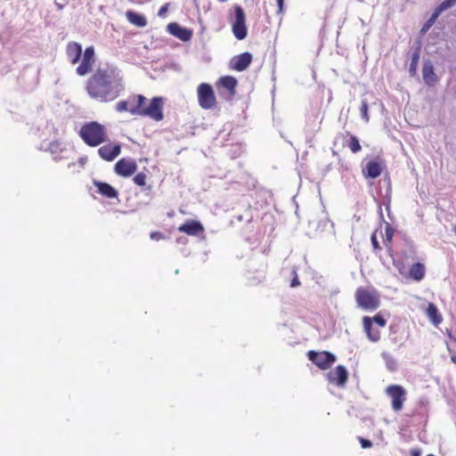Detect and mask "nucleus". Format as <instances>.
<instances>
[{
  "label": "nucleus",
  "mask_w": 456,
  "mask_h": 456,
  "mask_svg": "<svg viewBox=\"0 0 456 456\" xmlns=\"http://www.w3.org/2000/svg\"><path fill=\"white\" fill-rule=\"evenodd\" d=\"M358 440L362 448H370L372 446V443L370 440L363 437H358Z\"/></svg>",
  "instance_id": "nucleus-38"
},
{
  "label": "nucleus",
  "mask_w": 456,
  "mask_h": 456,
  "mask_svg": "<svg viewBox=\"0 0 456 456\" xmlns=\"http://www.w3.org/2000/svg\"><path fill=\"white\" fill-rule=\"evenodd\" d=\"M394 237V229L390 225L386 226L385 230V236H384V243L387 248V251L390 256L393 255V248H392V240Z\"/></svg>",
  "instance_id": "nucleus-26"
},
{
  "label": "nucleus",
  "mask_w": 456,
  "mask_h": 456,
  "mask_svg": "<svg viewBox=\"0 0 456 456\" xmlns=\"http://www.w3.org/2000/svg\"><path fill=\"white\" fill-rule=\"evenodd\" d=\"M368 103L366 101H363L362 102V106L360 108V110H361V115H362V119H364V121L368 122L370 118H369V114H368Z\"/></svg>",
  "instance_id": "nucleus-34"
},
{
  "label": "nucleus",
  "mask_w": 456,
  "mask_h": 456,
  "mask_svg": "<svg viewBox=\"0 0 456 456\" xmlns=\"http://www.w3.org/2000/svg\"><path fill=\"white\" fill-rule=\"evenodd\" d=\"M394 265L396 267L401 275L406 277L408 271L406 266L402 262L399 260H394Z\"/></svg>",
  "instance_id": "nucleus-33"
},
{
  "label": "nucleus",
  "mask_w": 456,
  "mask_h": 456,
  "mask_svg": "<svg viewBox=\"0 0 456 456\" xmlns=\"http://www.w3.org/2000/svg\"><path fill=\"white\" fill-rule=\"evenodd\" d=\"M383 168L384 165L381 160H370L366 164V167L362 169V174L366 178L374 179L381 175Z\"/></svg>",
  "instance_id": "nucleus-15"
},
{
  "label": "nucleus",
  "mask_w": 456,
  "mask_h": 456,
  "mask_svg": "<svg viewBox=\"0 0 456 456\" xmlns=\"http://www.w3.org/2000/svg\"><path fill=\"white\" fill-rule=\"evenodd\" d=\"M327 379L330 383L338 387H344L348 379V371L343 365H338L334 370L327 373Z\"/></svg>",
  "instance_id": "nucleus-11"
},
{
  "label": "nucleus",
  "mask_w": 456,
  "mask_h": 456,
  "mask_svg": "<svg viewBox=\"0 0 456 456\" xmlns=\"http://www.w3.org/2000/svg\"><path fill=\"white\" fill-rule=\"evenodd\" d=\"M425 274L426 267L424 264L415 263L410 267L406 277L411 278L416 281H420L424 279Z\"/></svg>",
  "instance_id": "nucleus-22"
},
{
  "label": "nucleus",
  "mask_w": 456,
  "mask_h": 456,
  "mask_svg": "<svg viewBox=\"0 0 456 456\" xmlns=\"http://www.w3.org/2000/svg\"><path fill=\"white\" fill-rule=\"evenodd\" d=\"M453 232L456 234V225L453 227Z\"/></svg>",
  "instance_id": "nucleus-43"
},
{
  "label": "nucleus",
  "mask_w": 456,
  "mask_h": 456,
  "mask_svg": "<svg viewBox=\"0 0 456 456\" xmlns=\"http://www.w3.org/2000/svg\"><path fill=\"white\" fill-rule=\"evenodd\" d=\"M420 49L417 48L411 56V61L410 64L409 72L411 76H415L417 72V68L419 61Z\"/></svg>",
  "instance_id": "nucleus-27"
},
{
  "label": "nucleus",
  "mask_w": 456,
  "mask_h": 456,
  "mask_svg": "<svg viewBox=\"0 0 456 456\" xmlns=\"http://www.w3.org/2000/svg\"><path fill=\"white\" fill-rule=\"evenodd\" d=\"M426 456H436V455H434V454H428V455H426Z\"/></svg>",
  "instance_id": "nucleus-44"
},
{
  "label": "nucleus",
  "mask_w": 456,
  "mask_h": 456,
  "mask_svg": "<svg viewBox=\"0 0 456 456\" xmlns=\"http://www.w3.org/2000/svg\"><path fill=\"white\" fill-rule=\"evenodd\" d=\"M137 170L136 161L129 158H122L114 166L115 173L122 177H129Z\"/></svg>",
  "instance_id": "nucleus-9"
},
{
  "label": "nucleus",
  "mask_w": 456,
  "mask_h": 456,
  "mask_svg": "<svg viewBox=\"0 0 456 456\" xmlns=\"http://www.w3.org/2000/svg\"><path fill=\"white\" fill-rule=\"evenodd\" d=\"M197 99L200 107L203 110H214L217 105L214 89L208 83H201L198 86Z\"/></svg>",
  "instance_id": "nucleus-5"
},
{
  "label": "nucleus",
  "mask_w": 456,
  "mask_h": 456,
  "mask_svg": "<svg viewBox=\"0 0 456 456\" xmlns=\"http://www.w3.org/2000/svg\"><path fill=\"white\" fill-rule=\"evenodd\" d=\"M130 102H132L131 115L148 117L157 122L163 120L164 100L162 97L155 96L148 102V99L144 95L132 94Z\"/></svg>",
  "instance_id": "nucleus-2"
},
{
  "label": "nucleus",
  "mask_w": 456,
  "mask_h": 456,
  "mask_svg": "<svg viewBox=\"0 0 456 456\" xmlns=\"http://www.w3.org/2000/svg\"><path fill=\"white\" fill-rule=\"evenodd\" d=\"M362 323L368 338L372 342H378L381 338L380 330L379 328H375L373 326L371 318L369 316H364L362 319Z\"/></svg>",
  "instance_id": "nucleus-18"
},
{
  "label": "nucleus",
  "mask_w": 456,
  "mask_h": 456,
  "mask_svg": "<svg viewBox=\"0 0 456 456\" xmlns=\"http://www.w3.org/2000/svg\"><path fill=\"white\" fill-rule=\"evenodd\" d=\"M126 19L128 21L139 28H143L147 25L146 18L135 12L127 11L126 12Z\"/></svg>",
  "instance_id": "nucleus-25"
},
{
  "label": "nucleus",
  "mask_w": 456,
  "mask_h": 456,
  "mask_svg": "<svg viewBox=\"0 0 456 456\" xmlns=\"http://www.w3.org/2000/svg\"><path fill=\"white\" fill-rule=\"evenodd\" d=\"M426 314L429 321L436 326L439 325L443 322L442 314L438 312L437 307L433 303L428 304Z\"/></svg>",
  "instance_id": "nucleus-24"
},
{
  "label": "nucleus",
  "mask_w": 456,
  "mask_h": 456,
  "mask_svg": "<svg viewBox=\"0 0 456 456\" xmlns=\"http://www.w3.org/2000/svg\"><path fill=\"white\" fill-rule=\"evenodd\" d=\"M252 60L253 57L250 53L246 52L240 53L239 55L234 56L231 60L229 63V68L236 71H243L249 67V65L252 62Z\"/></svg>",
  "instance_id": "nucleus-12"
},
{
  "label": "nucleus",
  "mask_w": 456,
  "mask_h": 456,
  "mask_svg": "<svg viewBox=\"0 0 456 456\" xmlns=\"http://www.w3.org/2000/svg\"><path fill=\"white\" fill-rule=\"evenodd\" d=\"M341 136L346 141V145L351 150L353 153H357L362 150L360 142L355 135L349 132H346L345 134H342Z\"/></svg>",
  "instance_id": "nucleus-23"
},
{
  "label": "nucleus",
  "mask_w": 456,
  "mask_h": 456,
  "mask_svg": "<svg viewBox=\"0 0 456 456\" xmlns=\"http://www.w3.org/2000/svg\"><path fill=\"white\" fill-rule=\"evenodd\" d=\"M234 15L235 20L232 26V33L237 39L242 40L247 37L248 29L245 12L240 5L234 7Z\"/></svg>",
  "instance_id": "nucleus-8"
},
{
  "label": "nucleus",
  "mask_w": 456,
  "mask_h": 456,
  "mask_svg": "<svg viewBox=\"0 0 456 456\" xmlns=\"http://www.w3.org/2000/svg\"><path fill=\"white\" fill-rule=\"evenodd\" d=\"M115 109L118 112H125L127 111L130 113V110H132V102H130V96L127 100H122L117 102Z\"/></svg>",
  "instance_id": "nucleus-29"
},
{
  "label": "nucleus",
  "mask_w": 456,
  "mask_h": 456,
  "mask_svg": "<svg viewBox=\"0 0 456 456\" xmlns=\"http://www.w3.org/2000/svg\"><path fill=\"white\" fill-rule=\"evenodd\" d=\"M94 49L93 46L86 47L81 60V63L77 66L76 71L79 76H86L92 69L94 64Z\"/></svg>",
  "instance_id": "nucleus-10"
},
{
  "label": "nucleus",
  "mask_w": 456,
  "mask_h": 456,
  "mask_svg": "<svg viewBox=\"0 0 456 456\" xmlns=\"http://www.w3.org/2000/svg\"><path fill=\"white\" fill-rule=\"evenodd\" d=\"M370 240H371V244L373 246V248L380 250L381 247L378 241L376 232L372 233Z\"/></svg>",
  "instance_id": "nucleus-37"
},
{
  "label": "nucleus",
  "mask_w": 456,
  "mask_h": 456,
  "mask_svg": "<svg viewBox=\"0 0 456 456\" xmlns=\"http://www.w3.org/2000/svg\"><path fill=\"white\" fill-rule=\"evenodd\" d=\"M422 77L424 83L429 87L435 86L438 82L439 78L435 73L434 66L431 61H428L423 64Z\"/></svg>",
  "instance_id": "nucleus-16"
},
{
  "label": "nucleus",
  "mask_w": 456,
  "mask_h": 456,
  "mask_svg": "<svg viewBox=\"0 0 456 456\" xmlns=\"http://www.w3.org/2000/svg\"><path fill=\"white\" fill-rule=\"evenodd\" d=\"M455 4H456V0H444L435 9V11L438 14H441L443 12H444L447 9L452 8Z\"/></svg>",
  "instance_id": "nucleus-30"
},
{
  "label": "nucleus",
  "mask_w": 456,
  "mask_h": 456,
  "mask_svg": "<svg viewBox=\"0 0 456 456\" xmlns=\"http://www.w3.org/2000/svg\"><path fill=\"white\" fill-rule=\"evenodd\" d=\"M439 16H440V14H438L434 10V12L431 14L430 18L422 26V28L420 29V34L421 35H425L431 28V27L435 24V22L436 21V20L438 19Z\"/></svg>",
  "instance_id": "nucleus-28"
},
{
  "label": "nucleus",
  "mask_w": 456,
  "mask_h": 456,
  "mask_svg": "<svg viewBox=\"0 0 456 456\" xmlns=\"http://www.w3.org/2000/svg\"><path fill=\"white\" fill-rule=\"evenodd\" d=\"M371 320L372 323L374 322L379 329L384 328L387 324V321L380 314H376Z\"/></svg>",
  "instance_id": "nucleus-32"
},
{
  "label": "nucleus",
  "mask_w": 456,
  "mask_h": 456,
  "mask_svg": "<svg viewBox=\"0 0 456 456\" xmlns=\"http://www.w3.org/2000/svg\"><path fill=\"white\" fill-rule=\"evenodd\" d=\"M121 152V146L118 143H106L98 149L99 156L106 161L114 160Z\"/></svg>",
  "instance_id": "nucleus-13"
},
{
  "label": "nucleus",
  "mask_w": 456,
  "mask_h": 456,
  "mask_svg": "<svg viewBox=\"0 0 456 456\" xmlns=\"http://www.w3.org/2000/svg\"><path fill=\"white\" fill-rule=\"evenodd\" d=\"M79 135L86 144L96 147L107 142L108 134L105 127L96 121H92L82 126Z\"/></svg>",
  "instance_id": "nucleus-3"
},
{
  "label": "nucleus",
  "mask_w": 456,
  "mask_h": 456,
  "mask_svg": "<svg viewBox=\"0 0 456 456\" xmlns=\"http://www.w3.org/2000/svg\"><path fill=\"white\" fill-rule=\"evenodd\" d=\"M124 90L123 77L113 67L98 68L86 84L89 96L101 102L116 100Z\"/></svg>",
  "instance_id": "nucleus-1"
},
{
  "label": "nucleus",
  "mask_w": 456,
  "mask_h": 456,
  "mask_svg": "<svg viewBox=\"0 0 456 456\" xmlns=\"http://www.w3.org/2000/svg\"><path fill=\"white\" fill-rule=\"evenodd\" d=\"M94 185L97 188L98 193L107 199H116L118 196V191L108 183L94 181Z\"/></svg>",
  "instance_id": "nucleus-19"
},
{
  "label": "nucleus",
  "mask_w": 456,
  "mask_h": 456,
  "mask_svg": "<svg viewBox=\"0 0 456 456\" xmlns=\"http://www.w3.org/2000/svg\"><path fill=\"white\" fill-rule=\"evenodd\" d=\"M451 361L456 365V354L451 356Z\"/></svg>",
  "instance_id": "nucleus-42"
},
{
  "label": "nucleus",
  "mask_w": 456,
  "mask_h": 456,
  "mask_svg": "<svg viewBox=\"0 0 456 456\" xmlns=\"http://www.w3.org/2000/svg\"><path fill=\"white\" fill-rule=\"evenodd\" d=\"M68 59L72 64H76L81 58L82 46L77 42H69L66 47Z\"/></svg>",
  "instance_id": "nucleus-21"
},
{
  "label": "nucleus",
  "mask_w": 456,
  "mask_h": 456,
  "mask_svg": "<svg viewBox=\"0 0 456 456\" xmlns=\"http://www.w3.org/2000/svg\"><path fill=\"white\" fill-rule=\"evenodd\" d=\"M150 238L153 240H160L165 239V235L160 232H151L150 234Z\"/></svg>",
  "instance_id": "nucleus-35"
},
{
  "label": "nucleus",
  "mask_w": 456,
  "mask_h": 456,
  "mask_svg": "<svg viewBox=\"0 0 456 456\" xmlns=\"http://www.w3.org/2000/svg\"><path fill=\"white\" fill-rule=\"evenodd\" d=\"M277 1V6H278V13L283 14L284 12V0H276Z\"/></svg>",
  "instance_id": "nucleus-40"
},
{
  "label": "nucleus",
  "mask_w": 456,
  "mask_h": 456,
  "mask_svg": "<svg viewBox=\"0 0 456 456\" xmlns=\"http://www.w3.org/2000/svg\"><path fill=\"white\" fill-rule=\"evenodd\" d=\"M168 6L169 4H165L164 5H162L158 12V15L159 17H164L168 10Z\"/></svg>",
  "instance_id": "nucleus-39"
},
{
  "label": "nucleus",
  "mask_w": 456,
  "mask_h": 456,
  "mask_svg": "<svg viewBox=\"0 0 456 456\" xmlns=\"http://www.w3.org/2000/svg\"><path fill=\"white\" fill-rule=\"evenodd\" d=\"M167 31L178 39L188 42L192 37V30L181 27L176 22H171L167 25Z\"/></svg>",
  "instance_id": "nucleus-14"
},
{
  "label": "nucleus",
  "mask_w": 456,
  "mask_h": 456,
  "mask_svg": "<svg viewBox=\"0 0 456 456\" xmlns=\"http://www.w3.org/2000/svg\"><path fill=\"white\" fill-rule=\"evenodd\" d=\"M355 299L358 305L366 310H375L379 305V295L372 288H358L355 292Z\"/></svg>",
  "instance_id": "nucleus-4"
},
{
  "label": "nucleus",
  "mask_w": 456,
  "mask_h": 456,
  "mask_svg": "<svg viewBox=\"0 0 456 456\" xmlns=\"http://www.w3.org/2000/svg\"><path fill=\"white\" fill-rule=\"evenodd\" d=\"M308 359L321 370H328L336 362V356L327 351L307 353Z\"/></svg>",
  "instance_id": "nucleus-6"
},
{
  "label": "nucleus",
  "mask_w": 456,
  "mask_h": 456,
  "mask_svg": "<svg viewBox=\"0 0 456 456\" xmlns=\"http://www.w3.org/2000/svg\"><path fill=\"white\" fill-rule=\"evenodd\" d=\"M386 394L391 398V406L395 411H400L406 400V391L400 385H390L386 388Z\"/></svg>",
  "instance_id": "nucleus-7"
},
{
  "label": "nucleus",
  "mask_w": 456,
  "mask_h": 456,
  "mask_svg": "<svg viewBox=\"0 0 456 456\" xmlns=\"http://www.w3.org/2000/svg\"><path fill=\"white\" fill-rule=\"evenodd\" d=\"M292 274H293V279H292V281L290 282V287L291 288L298 287L300 285V281L298 280L297 271L293 270L292 271Z\"/></svg>",
  "instance_id": "nucleus-36"
},
{
  "label": "nucleus",
  "mask_w": 456,
  "mask_h": 456,
  "mask_svg": "<svg viewBox=\"0 0 456 456\" xmlns=\"http://www.w3.org/2000/svg\"><path fill=\"white\" fill-rule=\"evenodd\" d=\"M146 175L141 172L134 176L133 182L138 186H144L146 184Z\"/></svg>",
  "instance_id": "nucleus-31"
},
{
  "label": "nucleus",
  "mask_w": 456,
  "mask_h": 456,
  "mask_svg": "<svg viewBox=\"0 0 456 456\" xmlns=\"http://www.w3.org/2000/svg\"><path fill=\"white\" fill-rule=\"evenodd\" d=\"M217 87L226 89L230 96H234L236 94V87L238 86L237 79L232 76L221 77L216 82Z\"/></svg>",
  "instance_id": "nucleus-20"
},
{
  "label": "nucleus",
  "mask_w": 456,
  "mask_h": 456,
  "mask_svg": "<svg viewBox=\"0 0 456 456\" xmlns=\"http://www.w3.org/2000/svg\"><path fill=\"white\" fill-rule=\"evenodd\" d=\"M410 456H421V450L419 448L411 449Z\"/></svg>",
  "instance_id": "nucleus-41"
},
{
  "label": "nucleus",
  "mask_w": 456,
  "mask_h": 456,
  "mask_svg": "<svg viewBox=\"0 0 456 456\" xmlns=\"http://www.w3.org/2000/svg\"><path fill=\"white\" fill-rule=\"evenodd\" d=\"M178 231L190 236H196L204 232V227L200 221L189 220L181 224Z\"/></svg>",
  "instance_id": "nucleus-17"
}]
</instances>
